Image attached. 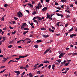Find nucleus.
Instances as JSON below:
<instances>
[{
	"mask_svg": "<svg viewBox=\"0 0 77 77\" xmlns=\"http://www.w3.org/2000/svg\"><path fill=\"white\" fill-rule=\"evenodd\" d=\"M35 9H36V10L37 13H38V10H37V9H38V10H39V7H36L35 8Z\"/></svg>",
	"mask_w": 77,
	"mask_h": 77,
	"instance_id": "obj_8",
	"label": "nucleus"
},
{
	"mask_svg": "<svg viewBox=\"0 0 77 77\" xmlns=\"http://www.w3.org/2000/svg\"><path fill=\"white\" fill-rule=\"evenodd\" d=\"M36 42L38 43H39V42H42V41H41L40 40H37Z\"/></svg>",
	"mask_w": 77,
	"mask_h": 77,
	"instance_id": "obj_12",
	"label": "nucleus"
},
{
	"mask_svg": "<svg viewBox=\"0 0 77 77\" xmlns=\"http://www.w3.org/2000/svg\"><path fill=\"white\" fill-rule=\"evenodd\" d=\"M8 59V57L7 58H4L3 61V62H5L7 60V59Z\"/></svg>",
	"mask_w": 77,
	"mask_h": 77,
	"instance_id": "obj_13",
	"label": "nucleus"
},
{
	"mask_svg": "<svg viewBox=\"0 0 77 77\" xmlns=\"http://www.w3.org/2000/svg\"><path fill=\"white\" fill-rule=\"evenodd\" d=\"M62 54H63V53L62 52L60 53V54L59 55V58H61V57H62Z\"/></svg>",
	"mask_w": 77,
	"mask_h": 77,
	"instance_id": "obj_10",
	"label": "nucleus"
},
{
	"mask_svg": "<svg viewBox=\"0 0 77 77\" xmlns=\"http://www.w3.org/2000/svg\"><path fill=\"white\" fill-rule=\"evenodd\" d=\"M5 33V31L2 32V35H3V34Z\"/></svg>",
	"mask_w": 77,
	"mask_h": 77,
	"instance_id": "obj_56",
	"label": "nucleus"
},
{
	"mask_svg": "<svg viewBox=\"0 0 77 77\" xmlns=\"http://www.w3.org/2000/svg\"><path fill=\"white\" fill-rule=\"evenodd\" d=\"M65 27H66L68 26V24H66L65 25Z\"/></svg>",
	"mask_w": 77,
	"mask_h": 77,
	"instance_id": "obj_62",
	"label": "nucleus"
},
{
	"mask_svg": "<svg viewBox=\"0 0 77 77\" xmlns=\"http://www.w3.org/2000/svg\"><path fill=\"white\" fill-rule=\"evenodd\" d=\"M9 28L10 29H14V27H12L11 26H9Z\"/></svg>",
	"mask_w": 77,
	"mask_h": 77,
	"instance_id": "obj_29",
	"label": "nucleus"
},
{
	"mask_svg": "<svg viewBox=\"0 0 77 77\" xmlns=\"http://www.w3.org/2000/svg\"><path fill=\"white\" fill-rule=\"evenodd\" d=\"M11 62L13 63V62H14V60H11Z\"/></svg>",
	"mask_w": 77,
	"mask_h": 77,
	"instance_id": "obj_42",
	"label": "nucleus"
},
{
	"mask_svg": "<svg viewBox=\"0 0 77 77\" xmlns=\"http://www.w3.org/2000/svg\"><path fill=\"white\" fill-rule=\"evenodd\" d=\"M2 38L4 40V41H6V39H5V37H3Z\"/></svg>",
	"mask_w": 77,
	"mask_h": 77,
	"instance_id": "obj_47",
	"label": "nucleus"
},
{
	"mask_svg": "<svg viewBox=\"0 0 77 77\" xmlns=\"http://www.w3.org/2000/svg\"><path fill=\"white\" fill-rule=\"evenodd\" d=\"M36 18L38 20V21H42V18L41 17L37 16Z\"/></svg>",
	"mask_w": 77,
	"mask_h": 77,
	"instance_id": "obj_3",
	"label": "nucleus"
},
{
	"mask_svg": "<svg viewBox=\"0 0 77 77\" xmlns=\"http://www.w3.org/2000/svg\"><path fill=\"white\" fill-rule=\"evenodd\" d=\"M6 69H4L3 70H2V71H1V72H0V73L1 74H2V73H3V72H5V71L6 70Z\"/></svg>",
	"mask_w": 77,
	"mask_h": 77,
	"instance_id": "obj_14",
	"label": "nucleus"
},
{
	"mask_svg": "<svg viewBox=\"0 0 77 77\" xmlns=\"http://www.w3.org/2000/svg\"><path fill=\"white\" fill-rule=\"evenodd\" d=\"M72 35L73 36H76V34H72Z\"/></svg>",
	"mask_w": 77,
	"mask_h": 77,
	"instance_id": "obj_51",
	"label": "nucleus"
},
{
	"mask_svg": "<svg viewBox=\"0 0 77 77\" xmlns=\"http://www.w3.org/2000/svg\"><path fill=\"white\" fill-rule=\"evenodd\" d=\"M20 68L21 69H23V66H20Z\"/></svg>",
	"mask_w": 77,
	"mask_h": 77,
	"instance_id": "obj_60",
	"label": "nucleus"
},
{
	"mask_svg": "<svg viewBox=\"0 0 77 77\" xmlns=\"http://www.w3.org/2000/svg\"><path fill=\"white\" fill-rule=\"evenodd\" d=\"M62 54H63V53L62 52L60 53V54L59 55V58H61V57H62Z\"/></svg>",
	"mask_w": 77,
	"mask_h": 77,
	"instance_id": "obj_9",
	"label": "nucleus"
},
{
	"mask_svg": "<svg viewBox=\"0 0 77 77\" xmlns=\"http://www.w3.org/2000/svg\"><path fill=\"white\" fill-rule=\"evenodd\" d=\"M42 10L43 12H44L45 11L47 10V8L46 7H45L43 8L42 9Z\"/></svg>",
	"mask_w": 77,
	"mask_h": 77,
	"instance_id": "obj_5",
	"label": "nucleus"
},
{
	"mask_svg": "<svg viewBox=\"0 0 77 77\" xmlns=\"http://www.w3.org/2000/svg\"><path fill=\"white\" fill-rule=\"evenodd\" d=\"M14 18L15 20H18V18L16 17H14Z\"/></svg>",
	"mask_w": 77,
	"mask_h": 77,
	"instance_id": "obj_36",
	"label": "nucleus"
},
{
	"mask_svg": "<svg viewBox=\"0 0 77 77\" xmlns=\"http://www.w3.org/2000/svg\"><path fill=\"white\" fill-rule=\"evenodd\" d=\"M12 45H9L8 46V47L9 48H11V47H12Z\"/></svg>",
	"mask_w": 77,
	"mask_h": 77,
	"instance_id": "obj_26",
	"label": "nucleus"
},
{
	"mask_svg": "<svg viewBox=\"0 0 77 77\" xmlns=\"http://www.w3.org/2000/svg\"><path fill=\"white\" fill-rule=\"evenodd\" d=\"M69 64V63H66L65 65L64 66H68V65Z\"/></svg>",
	"mask_w": 77,
	"mask_h": 77,
	"instance_id": "obj_35",
	"label": "nucleus"
},
{
	"mask_svg": "<svg viewBox=\"0 0 77 77\" xmlns=\"http://www.w3.org/2000/svg\"><path fill=\"white\" fill-rule=\"evenodd\" d=\"M48 51V50L47 49L46 51H45V52H44V54H47V52Z\"/></svg>",
	"mask_w": 77,
	"mask_h": 77,
	"instance_id": "obj_19",
	"label": "nucleus"
},
{
	"mask_svg": "<svg viewBox=\"0 0 77 77\" xmlns=\"http://www.w3.org/2000/svg\"><path fill=\"white\" fill-rule=\"evenodd\" d=\"M37 74H41V72L39 71L37 72Z\"/></svg>",
	"mask_w": 77,
	"mask_h": 77,
	"instance_id": "obj_28",
	"label": "nucleus"
},
{
	"mask_svg": "<svg viewBox=\"0 0 77 77\" xmlns=\"http://www.w3.org/2000/svg\"><path fill=\"white\" fill-rule=\"evenodd\" d=\"M62 74H66V72H62Z\"/></svg>",
	"mask_w": 77,
	"mask_h": 77,
	"instance_id": "obj_58",
	"label": "nucleus"
},
{
	"mask_svg": "<svg viewBox=\"0 0 77 77\" xmlns=\"http://www.w3.org/2000/svg\"><path fill=\"white\" fill-rule=\"evenodd\" d=\"M66 63V60H64L63 62H62L61 63V64H63V63H64V64H65V63Z\"/></svg>",
	"mask_w": 77,
	"mask_h": 77,
	"instance_id": "obj_32",
	"label": "nucleus"
},
{
	"mask_svg": "<svg viewBox=\"0 0 77 77\" xmlns=\"http://www.w3.org/2000/svg\"><path fill=\"white\" fill-rule=\"evenodd\" d=\"M70 38H73V37H74V36H73V35H72H72H70Z\"/></svg>",
	"mask_w": 77,
	"mask_h": 77,
	"instance_id": "obj_49",
	"label": "nucleus"
},
{
	"mask_svg": "<svg viewBox=\"0 0 77 77\" xmlns=\"http://www.w3.org/2000/svg\"><path fill=\"white\" fill-rule=\"evenodd\" d=\"M30 39H29V38H26L25 40H26V41H29V40H30Z\"/></svg>",
	"mask_w": 77,
	"mask_h": 77,
	"instance_id": "obj_46",
	"label": "nucleus"
},
{
	"mask_svg": "<svg viewBox=\"0 0 77 77\" xmlns=\"http://www.w3.org/2000/svg\"><path fill=\"white\" fill-rule=\"evenodd\" d=\"M30 25H31V26H33V23H31L30 24Z\"/></svg>",
	"mask_w": 77,
	"mask_h": 77,
	"instance_id": "obj_63",
	"label": "nucleus"
},
{
	"mask_svg": "<svg viewBox=\"0 0 77 77\" xmlns=\"http://www.w3.org/2000/svg\"><path fill=\"white\" fill-rule=\"evenodd\" d=\"M14 72H15V73H17V75H20V71H14Z\"/></svg>",
	"mask_w": 77,
	"mask_h": 77,
	"instance_id": "obj_2",
	"label": "nucleus"
},
{
	"mask_svg": "<svg viewBox=\"0 0 77 77\" xmlns=\"http://www.w3.org/2000/svg\"><path fill=\"white\" fill-rule=\"evenodd\" d=\"M0 57H3V55H1L0 56Z\"/></svg>",
	"mask_w": 77,
	"mask_h": 77,
	"instance_id": "obj_64",
	"label": "nucleus"
},
{
	"mask_svg": "<svg viewBox=\"0 0 77 77\" xmlns=\"http://www.w3.org/2000/svg\"><path fill=\"white\" fill-rule=\"evenodd\" d=\"M49 30L50 32H51L52 33L54 32V30L51 29V28H49Z\"/></svg>",
	"mask_w": 77,
	"mask_h": 77,
	"instance_id": "obj_7",
	"label": "nucleus"
},
{
	"mask_svg": "<svg viewBox=\"0 0 77 77\" xmlns=\"http://www.w3.org/2000/svg\"><path fill=\"white\" fill-rule=\"evenodd\" d=\"M14 42V40H13L12 41H11L10 42V44H12Z\"/></svg>",
	"mask_w": 77,
	"mask_h": 77,
	"instance_id": "obj_38",
	"label": "nucleus"
},
{
	"mask_svg": "<svg viewBox=\"0 0 77 77\" xmlns=\"http://www.w3.org/2000/svg\"><path fill=\"white\" fill-rule=\"evenodd\" d=\"M24 26L22 25L21 26V29H22V30H23V29H24Z\"/></svg>",
	"mask_w": 77,
	"mask_h": 77,
	"instance_id": "obj_27",
	"label": "nucleus"
},
{
	"mask_svg": "<svg viewBox=\"0 0 77 77\" xmlns=\"http://www.w3.org/2000/svg\"><path fill=\"white\" fill-rule=\"evenodd\" d=\"M19 57V58H24V56H20Z\"/></svg>",
	"mask_w": 77,
	"mask_h": 77,
	"instance_id": "obj_23",
	"label": "nucleus"
},
{
	"mask_svg": "<svg viewBox=\"0 0 77 77\" xmlns=\"http://www.w3.org/2000/svg\"><path fill=\"white\" fill-rule=\"evenodd\" d=\"M59 17H63V15L62 14H60Z\"/></svg>",
	"mask_w": 77,
	"mask_h": 77,
	"instance_id": "obj_57",
	"label": "nucleus"
},
{
	"mask_svg": "<svg viewBox=\"0 0 77 77\" xmlns=\"http://www.w3.org/2000/svg\"><path fill=\"white\" fill-rule=\"evenodd\" d=\"M44 66V64H40L39 66H38V68H39V67H41V66Z\"/></svg>",
	"mask_w": 77,
	"mask_h": 77,
	"instance_id": "obj_16",
	"label": "nucleus"
},
{
	"mask_svg": "<svg viewBox=\"0 0 77 77\" xmlns=\"http://www.w3.org/2000/svg\"><path fill=\"white\" fill-rule=\"evenodd\" d=\"M61 2H66V0H61Z\"/></svg>",
	"mask_w": 77,
	"mask_h": 77,
	"instance_id": "obj_33",
	"label": "nucleus"
},
{
	"mask_svg": "<svg viewBox=\"0 0 77 77\" xmlns=\"http://www.w3.org/2000/svg\"><path fill=\"white\" fill-rule=\"evenodd\" d=\"M2 21H5V19H4V17H2Z\"/></svg>",
	"mask_w": 77,
	"mask_h": 77,
	"instance_id": "obj_61",
	"label": "nucleus"
},
{
	"mask_svg": "<svg viewBox=\"0 0 77 77\" xmlns=\"http://www.w3.org/2000/svg\"><path fill=\"white\" fill-rule=\"evenodd\" d=\"M55 5H56V6H57V5H58V3H57V2H55Z\"/></svg>",
	"mask_w": 77,
	"mask_h": 77,
	"instance_id": "obj_54",
	"label": "nucleus"
},
{
	"mask_svg": "<svg viewBox=\"0 0 77 77\" xmlns=\"http://www.w3.org/2000/svg\"><path fill=\"white\" fill-rule=\"evenodd\" d=\"M32 5H34V4L35 3V2L32 1Z\"/></svg>",
	"mask_w": 77,
	"mask_h": 77,
	"instance_id": "obj_39",
	"label": "nucleus"
},
{
	"mask_svg": "<svg viewBox=\"0 0 77 77\" xmlns=\"http://www.w3.org/2000/svg\"><path fill=\"white\" fill-rule=\"evenodd\" d=\"M15 59H16L17 60H20V58H15Z\"/></svg>",
	"mask_w": 77,
	"mask_h": 77,
	"instance_id": "obj_48",
	"label": "nucleus"
},
{
	"mask_svg": "<svg viewBox=\"0 0 77 77\" xmlns=\"http://www.w3.org/2000/svg\"><path fill=\"white\" fill-rule=\"evenodd\" d=\"M25 73H26L25 72H24L21 75H22V76H23L24 75Z\"/></svg>",
	"mask_w": 77,
	"mask_h": 77,
	"instance_id": "obj_30",
	"label": "nucleus"
},
{
	"mask_svg": "<svg viewBox=\"0 0 77 77\" xmlns=\"http://www.w3.org/2000/svg\"><path fill=\"white\" fill-rule=\"evenodd\" d=\"M51 48H49L48 49H47V50L48 51H49V50H51Z\"/></svg>",
	"mask_w": 77,
	"mask_h": 77,
	"instance_id": "obj_45",
	"label": "nucleus"
},
{
	"mask_svg": "<svg viewBox=\"0 0 77 77\" xmlns=\"http://www.w3.org/2000/svg\"><path fill=\"white\" fill-rule=\"evenodd\" d=\"M19 12H18L17 13V15L19 17H22L23 16V14L21 13V11H19Z\"/></svg>",
	"mask_w": 77,
	"mask_h": 77,
	"instance_id": "obj_1",
	"label": "nucleus"
},
{
	"mask_svg": "<svg viewBox=\"0 0 77 77\" xmlns=\"http://www.w3.org/2000/svg\"><path fill=\"white\" fill-rule=\"evenodd\" d=\"M50 17V15L48 14V13L47 14V16L46 17L47 18H49Z\"/></svg>",
	"mask_w": 77,
	"mask_h": 77,
	"instance_id": "obj_11",
	"label": "nucleus"
},
{
	"mask_svg": "<svg viewBox=\"0 0 77 77\" xmlns=\"http://www.w3.org/2000/svg\"><path fill=\"white\" fill-rule=\"evenodd\" d=\"M36 17H34L33 19H32V20L33 21V20H36Z\"/></svg>",
	"mask_w": 77,
	"mask_h": 77,
	"instance_id": "obj_41",
	"label": "nucleus"
},
{
	"mask_svg": "<svg viewBox=\"0 0 77 77\" xmlns=\"http://www.w3.org/2000/svg\"><path fill=\"white\" fill-rule=\"evenodd\" d=\"M8 6V4H5L4 5V7H5V8H6V7H7Z\"/></svg>",
	"mask_w": 77,
	"mask_h": 77,
	"instance_id": "obj_43",
	"label": "nucleus"
},
{
	"mask_svg": "<svg viewBox=\"0 0 77 77\" xmlns=\"http://www.w3.org/2000/svg\"><path fill=\"white\" fill-rule=\"evenodd\" d=\"M21 40H20V41H18L17 42V44H19V43H20V42H21Z\"/></svg>",
	"mask_w": 77,
	"mask_h": 77,
	"instance_id": "obj_53",
	"label": "nucleus"
},
{
	"mask_svg": "<svg viewBox=\"0 0 77 77\" xmlns=\"http://www.w3.org/2000/svg\"><path fill=\"white\" fill-rule=\"evenodd\" d=\"M51 65H50L49 66H48V69H50L51 68Z\"/></svg>",
	"mask_w": 77,
	"mask_h": 77,
	"instance_id": "obj_50",
	"label": "nucleus"
},
{
	"mask_svg": "<svg viewBox=\"0 0 77 77\" xmlns=\"http://www.w3.org/2000/svg\"><path fill=\"white\" fill-rule=\"evenodd\" d=\"M57 9H59V10H60L61 9V8L59 7H57Z\"/></svg>",
	"mask_w": 77,
	"mask_h": 77,
	"instance_id": "obj_52",
	"label": "nucleus"
},
{
	"mask_svg": "<svg viewBox=\"0 0 77 77\" xmlns=\"http://www.w3.org/2000/svg\"><path fill=\"white\" fill-rule=\"evenodd\" d=\"M15 33H16V31H14V32H12V34H15Z\"/></svg>",
	"mask_w": 77,
	"mask_h": 77,
	"instance_id": "obj_40",
	"label": "nucleus"
},
{
	"mask_svg": "<svg viewBox=\"0 0 77 77\" xmlns=\"http://www.w3.org/2000/svg\"><path fill=\"white\" fill-rule=\"evenodd\" d=\"M57 61L58 62V63H60V62H61V60H57Z\"/></svg>",
	"mask_w": 77,
	"mask_h": 77,
	"instance_id": "obj_34",
	"label": "nucleus"
},
{
	"mask_svg": "<svg viewBox=\"0 0 77 77\" xmlns=\"http://www.w3.org/2000/svg\"><path fill=\"white\" fill-rule=\"evenodd\" d=\"M27 25V24H26V23H23L22 25L23 26H26Z\"/></svg>",
	"mask_w": 77,
	"mask_h": 77,
	"instance_id": "obj_25",
	"label": "nucleus"
},
{
	"mask_svg": "<svg viewBox=\"0 0 77 77\" xmlns=\"http://www.w3.org/2000/svg\"><path fill=\"white\" fill-rule=\"evenodd\" d=\"M5 67V66H2L0 68H4Z\"/></svg>",
	"mask_w": 77,
	"mask_h": 77,
	"instance_id": "obj_44",
	"label": "nucleus"
},
{
	"mask_svg": "<svg viewBox=\"0 0 77 77\" xmlns=\"http://www.w3.org/2000/svg\"><path fill=\"white\" fill-rule=\"evenodd\" d=\"M34 47H35L36 48H38V45H34Z\"/></svg>",
	"mask_w": 77,
	"mask_h": 77,
	"instance_id": "obj_31",
	"label": "nucleus"
},
{
	"mask_svg": "<svg viewBox=\"0 0 77 77\" xmlns=\"http://www.w3.org/2000/svg\"><path fill=\"white\" fill-rule=\"evenodd\" d=\"M29 76L30 77H33V75L31 73H29Z\"/></svg>",
	"mask_w": 77,
	"mask_h": 77,
	"instance_id": "obj_24",
	"label": "nucleus"
},
{
	"mask_svg": "<svg viewBox=\"0 0 77 77\" xmlns=\"http://www.w3.org/2000/svg\"><path fill=\"white\" fill-rule=\"evenodd\" d=\"M72 55H77V52H75L73 54H72Z\"/></svg>",
	"mask_w": 77,
	"mask_h": 77,
	"instance_id": "obj_37",
	"label": "nucleus"
},
{
	"mask_svg": "<svg viewBox=\"0 0 77 77\" xmlns=\"http://www.w3.org/2000/svg\"><path fill=\"white\" fill-rule=\"evenodd\" d=\"M41 30H46V29H45V28L43 27L41 28Z\"/></svg>",
	"mask_w": 77,
	"mask_h": 77,
	"instance_id": "obj_17",
	"label": "nucleus"
},
{
	"mask_svg": "<svg viewBox=\"0 0 77 77\" xmlns=\"http://www.w3.org/2000/svg\"><path fill=\"white\" fill-rule=\"evenodd\" d=\"M70 17V16H69V15H67L66 16V18H69Z\"/></svg>",
	"mask_w": 77,
	"mask_h": 77,
	"instance_id": "obj_22",
	"label": "nucleus"
},
{
	"mask_svg": "<svg viewBox=\"0 0 77 77\" xmlns=\"http://www.w3.org/2000/svg\"><path fill=\"white\" fill-rule=\"evenodd\" d=\"M38 14V13H37V12H36V11H34L32 13V15H35V14Z\"/></svg>",
	"mask_w": 77,
	"mask_h": 77,
	"instance_id": "obj_15",
	"label": "nucleus"
},
{
	"mask_svg": "<svg viewBox=\"0 0 77 77\" xmlns=\"http://www.w3.org/2000/svg\"><path fill=\"white\" fill-rule=\"evenodd\" d=\"M28 5L30 8H33V5L30 3L28 4Z\"/></svg>",
	"mask_w": 77,
	"mask_h": 77,
	"instance_id": "obj_4",
	"label": "nucleus"
},
{
	"mask_svg": "<svg viewBox=\"0 0 77 77\" xmlns=\"http://www.w3.org/2000/svg\"><path fill=\"white\" fill-rule=\"evenodd\" d=\"M49 20H53V18H52L51 17H50L49 19H48Z\"/></svg>",
	"mask_w": 77,
	"mask_h": 77,
	"instance_id": "obj_55",
	"label": "nucleus"
},
{
	"mask_svg": "<svg viewBox=\"0 0 77 77\" xmlns=\"http://www.w3.org/2000/svg\"><path fill=\"white\" fill-rule=\"evenodd\" d=\"M60 23V22H59L57 23V26L58 27L59 26V24Z\"/></svg>",
	"mask_w": 77,
	"mask_h": 77,
	"instance_id": "obj_18",
	"label": "nucleus"
},
{
	"mask_svg": "<svg viewBox=\"0 0 77 77\" xmlns=\"http://www.w3.org/2000/svg\"><path fill=\"white\" fill-rule=\"evenodd\" d=\"M50 0H46V2H47V3H48L49 2V1Z\"/></svg>",
	"mask_w": 77,
	"mask_h": 77,
	"instance_id": "obj_59",
	"label": "nucleus"
},
{
	"mask_svg": "<svg viewBox=\"0 0 77 77\" xmlns=\"http://www.w3.org/2000/svg\"><path fill=\"white\" fill-rule=\"evenodd\" d=\"M42 36L44 38H47V37H49V35H43Z\"/></svg>",
	"mask_w": 77,
	"mask_h": 77,
	"instance_id": "obj_6",
	"label": "nucleus"
},
{
	"mask_svg": "<svg viewBox=\"0 0 77 77\" xmlns=\"http://www.w3.org/2000/svg\"><path fill=\"white\" fill-rule=\"evenodd\" d=\"M54 67H55V65H54V64H53L52 65V69H54Z\"/></svg>",
	"mask_w": 77,
	"mask_h": 77,
	"instance_id": "obj_20",
	"label": "nucleus"
},
{
	"mask_svg": "<svg viewBox=\"0 0 77 77\" xmlns=\"http://www.w3.org/2000/svg\"><path fill=\"white\" fill-rule=\"evenodd\" d=\"M4 41H5L4 40H2V41L1 42H0V45H2V42H4Z\"/></svg>",
	"mask_w": 77,
	"mask_h": 77,
	"instance_id": "obj_21",
	"label": "nucleus"
}]
</instances>
